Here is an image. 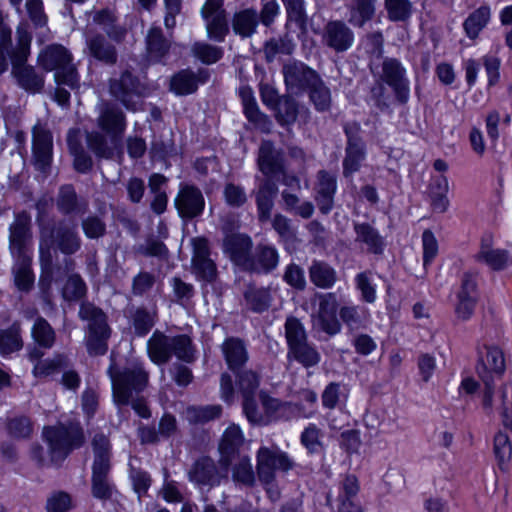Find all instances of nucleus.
<instances>
[{
	"mask_svg": "<svg viewBox=\"0 0 512 512\" xmlns=\"http://www.w3.org/2000/svg\"><path fill=\"white\" fill-rule=\"evenodd\" d=\"M32 35L27 25L21 24L16 30V45L8 50L12 70L17 85L29 93H39L44 87V76L34 66L28 65Z\"/></svg>",
	"mask_w": 512,
	"mask_h": 512,
	"instance_id": "f257e3e1",
	"label": "nucleus"
},
{
	"mask_svg": "<svg viewBox=\"0 0 512 512\" xmlns=\"http://www.w3.org/2000/svg\"><path fill=\"white\" fill-rule=\"evenodd\" d=\"M107 373L112 383L113 400L118 406L129 405L133 397L143 392L149 383V373L138 361L119 366L111 359Z\"/></svg>",
	"mask_w": 512,
	"mask_h": 512,
	"instance_id": "f03ea898",
	"label": "nucleus"
},
{
	"mask_svg": "<svg viewBox=\"0 0 512 512\" xmlns=\"http://www.w3.org/2000/svg\"><path fill=\"white\" fill-rule=\"evenodd\" d=\"M147 353L157 365L168 363L173 355L186 363H192L196 358V348L190 336H168L159 330H155L147 341Z\"/></svg>",
	"mask_w": 512,
	"mask_h": 512,
	"instance_id": "7ed1b4c3",
	"label": "nucleus"
},
{
	"mask_svg": "<svg viewBox=\"0 0 512 512\" xmlns=\"http://www.w3.org/2000/svg\"><path fill=\"white\" fill-rule=\"evenodd\" d=\"M43 437L48 444V452L53 463L62 462L84 443L83 431L75 422L44 427Z\"/></svg>",
	"mask_w": 512,
	"mask_h": 512,
	"instance_id": "20e7f679",
	"label": "nucleus"
},
{
	"mask_svg": "<svg viewBox=\"0 0 512 512\" xmlns=\"http://www.w3.org/2000/svg\"><path fill=\"white\" fill-rule=\"evenodd\" d=\"M38 63L46 71H55V81L59 85H67L70 88L77 86L78 75L72 64V55L64 46H47L39 54Z\"/></svg>",
	"mask_w": 512,
	"mask_h": 512,
	"instance_id": "39448f33",
	"label": "nucleus"
},
{
	"mask_svg": "<svg viewBox=\"0 0 512 512\" xmlns=\"http://www.w3.org/2000/svg\"><path fill=\"white\" fill-rule=\"evenodd\" d=\"M505 369V358L503 352L498 347L485 346L483 351L479 352L476 370L485 385L482 400L485 408H491L493 403V375L501 376Z\"/></svg>",
	"mask_w": 512,
	"mask_h": 512,
	"instance_id": "423d86ee",
	"label": "nucleus"
},
{
	"mask_svg": "<svg viewBox=\"0 0 512 512\" xmlns=\"http://www.w3.org/2000/svg\"><path fill=\"white\" fill-rule=\"evenodd\" d=\"M293 467L294 462L278 447L262 446L256 452V474L265 485L275 481L277 472H288Z\"/></svg>",
	"mask_w": 512,
	"mask_h": 512,
	"instance_id": "0eeeda50",
	"label": "nucleus"
},
{
	"mask_svg": "<svg viewBox=\"0 0 512 512\" xmlns=\"http://www.w3.org/2000/svg\"><path fill=\"white\" fill-rule=\"evenodd\" d=\"M109 92L127 110L135 112L141 107L145 86L136 76L126 70L118 78L110 79Z\"/></svg>",
	"mask_w": 512,
	"mask_h": 512,
	"instance_id": "6e6552de",
	"label": "nucleus"
},
{
	"mask_svg": "<svg viewBox=\"0 0 512 512\" xmlns=\"http://www.w3.org/2000/svg\"><path fill=\"white\" fill-rule=\"evenodd\" d=\"M347 138L345 157L343 159V176L350 177L358 172L366 159V144L362 137V129L357 122H347L343 126Z\"/></svg>",
	"mask_w": 512,
	"mask_h": 512,
	"instance_id": "1a4fd4ad",
	"label": "nucleus"
},
{
	"mask_svg": "<svg viewBox=\"0 0 512 512\" xmlns=\"http://www.w3.org/2000/svg\"><path fill=\"white\" fill-rule=\"evenodd\" d=\"M229 468L221 465L209 456H200L187 470L188 480L198 488L212 489L228 479Z\"/></svg>",
	"mask_w": 512,
	"mask_h": 512,
	"instance_id": "9d476101",
	"label": "nucleus"
},
{
	"mask_svg": "<svg viewBox=\"0 0 512 512\" xmlns=\"http://www.w3.org/2000/svg\"><path fill=\"white\" fill-rule=\"evenodd\" d=\"M192 247L191 269L198 280L213 283L218 277L217 265L211 257L209 240L205 237H193L190 240Z\"/></svg>",
	"mask_w": 512,
	"mask_h": 512,
	"instance_id": "9b49d317",
	"label": "nucleus"
},
{
	"mask_svg": "<svg viewBox=\"0 0 512 512\" xmlns=\"http://www.w3.org/2000/svg\"><path fill=\"white\" fill-rule=\"evenodd\" d=\"M381 83L390 86L396 100L400 104H406L410 97V83L406 76V69L402 63L391 57L383 59L379 74Z\"/></svg>",
	"mask_w": 512,
	"mask_h": 512,
	"instance_id": "f8f14e48",
	"label": "nucleus"
},
{
	"mask_svg": "<svg viewBox=\"0 0 512 512\" xmlns=\"http://www.w3.org/2000/svg\"><path fill=\"white\" fill-rule=\"evenodd\" d=\"M200 13L205 21L208 38L216 42H223L229 33L224 0H206Z\"/></svg>",
	"mask_w": 512,
	"mask_h": 512,
	"instance_id": "ddd939ff",
	"label": "nucleus"
},
{
	"mask_svg": "<svg viewBox=\"0 0 512 512\" xmlns=\"http://www.w3.org/2000/svg\"><path fill=\"white\" fill-rule=\"evenodd\" d=\"M31 243V217L26 212L18 213L9 227V251L12 257H31Z\"/></svg>",
	"mask_w": 512,
	"mask_h": 512,
	"instance_id": "4468645a",
	"label": "nucleus"
},
{
	"mask_svg": "<svg viewBox=\"0 0 512 512\" xmlns=\"http://www.w3.org/2000/svg\"><path fill=\"white\" fill-rule=\"evenodd\" d=\"M51 243L64 255H73L81 249L82 240L77 231V226L66 220L57 222L51 228H42Z\"/></svg>",
	"mask_w": 512,
	"mask_h": 512,
	"instance_id": "2eb2a0df",
	"label": "nucleus"
},
{
	"mask_svg": "<svg viewBox=\"0 0 512 512\" xmlns=\"http://www.w3.org/2000/svg\"><path fill=\"white\" fill-rule=\"evenodd\" d=\"M354 41L353 30L343 20H329L323 27L321 42L323 46L336 53L348 51Z\"/></svg>",
	"mask_w": 512,
	"mask_h": 512,
	"instance_id": "dca6fc26",
	"label": "nucleus"
},
{
	"mask_svg": "<svg viewBox=\"0 0 512 512\" xmlns=\"http://www.w3.org/2000/svg\"><path fill=\"white\" fill-rule=\"evenodd\" d=\"M285 85L293 94L306 92L320 77L317 71L300 61L285 64L282 69Z\"/></svg>",
	"mask_w": 512,
	"mask_h": 512,
	"instance_id": "f3484780",
	"label": "nucleus"
},
{
	"mask_svg": "<svg viewBox=\"0 0 512 512\" xmlns=\"http://www.w3.org/2000/svg\"><path fill=\"white\" fill-rule=\"evenodd\" d=\"M474 260L487 265L494 271H502L512 267V254L510 251L494 247L492 234H484L481 237L479 250L474 255Z\"/></svg>",
	"mask_w": 512,
	"mask_h": 512,
	"instance_id": "a211bd4d",
	"label": "nucleus"
},
{
	"mask_svg": "<svg viewBox=\"0 0 512 512\" xmlns=\"http://www.w3.org/2000/svg\"><path fill=\"white\" fill-rule=\"evenodd\" d=\"M175 207L179 216L184 220L199 217L205 208V199L202 191L189 184H182L175 198Z\"/></svg>",
	"mask_w": 512,
	"mask_h": 512,
	"instance_id": "6ab92c4d",
	"label": "nucleus"
},
{
	"mask_svg": "<svg viewBox=\"0 0 512 512\" xmlns=\"http://www.w3.org/2000/svg\"><path fill=\"white\" fill-rule=\"evenodd\" d=\"M32 153L36 168L46 172L53 158V137L49 129L40 123L32 129Z\"/></svg>",
	"mask_w": 512,
	"mask_h": 512,
	"instance_id": "aec40b11",
	"label": "nucleus"
},
{
	"mask_svg": "<svg viewBox=\"0 0 512 512\" xmlns=\"http://www.w3.org/2000/svg\"><path fill=\"white\" fill-rule=\"evenodd\" d=\"M252 239L245 234L235 233L227 235L223 241V251L230 260L247 271L252 256Z\"/></svg>",
	"mask_w": 512,
	"mask_h": 512,
	"instance_id": "412c9836",
	"label": "nucleus"
},
{
	"mask_svg": "<svg viewBox=\"0 0 512 512\" xmlns=\"http://www.w3.org/2000/svg\"><path fill=\"white\" fill-rule=\"evenodd\" d=\"M354 242L363 251L374 255H381L384 252L386 243L379 231L367 222H354Z\"/></svg>",
	"mask_w": 512,
	"mask_h": 512,
	"instance_id": "4be33fe9",
	"label": "nucleus"
},
{
	"mask_svg": "<svg viewBox=\"0 0 512 512\" xmlns=\"http://www.w3.org/2000/svg\"><path fill=\"white\" fill-rule=\"evenodd\" d=\"M244 444V436L239 426L232 424L226 428L219 443V464L222 468H230Z\"/></svg>",
	"mask_w": 512,
	"mask_h": 512,
	"instance_id": "5701e85b",
	"label": "nucleus"
},
{
	"mask_svg": "<svg viewBox=\"0 0 512 512\" xmlns=\"http://www.w3.org/2000/svg\"><path fill=\"white\" fill-rule=\"evenodd\" d=\"M336 189V176L325 170H320L317 174L315 200L321 213L328 214L332 210Z\"/></svg>",
	"mask_w": 512,
	"mask_h": 512,
	"instance_id": "b1692460",
	"label": "nucleus"
},
{
	"mask_svg": "<svg viewBox=\"0 0 512 512\" xmlns=\"http://www.w3.org/2000/svg\"><path fill=\"white\" fill-rule=\"evenodd\" d=\"M209 78V72L205 69L194 73L191 70H182L175 74L170 82V89L177 95L194 93L199 83H205Z\"/></svg>",
	"mask_w": 512,
	"mask_h": 512,
	"instance_id": "393cba45",
	"label": "nucleus"
},
{
	"mask_svg": "<svg viewBox=\"0 0 512 512\" xmlns=\"http://www.w3.org/2000/svg\"><path fill=\"white\" fill-rule=\"evenodd\" d=\"M97 124L106 133L118 136L126 129V116L116 105L106 103L100 111Z\"/></svg>",
	"mask_w": 512,
	"mask_h": 512,
	"instance_id": "a878e982",
	"label": "nucleus"
},
{
	"mask_svg": "<svg viewBox=\"0 0 512 512\" xmlns=\"http://www.w3.org/2000/svg\"><path fill=\"white\" fill-rule=\"evenodd\" d=\"M92 22L104 31L112 41L121 42L125 37V28L119 24L117 14L110 8L94 11L92 13Z\"/></svg>",
	"mask_w": 512,
	"mask_h": 512,
	"instance_id": "bb28decb",
	"label": "nucleus"
},
{
	"mask_svg": "<svg viewBox=\"0 0 512 512\" xmlns=\"http://www.w3.org/2000/svg\"><path fill=\"white\" fill-rule=\"evenodd\" d=\"M279 263L277 249L268 244H258L255 253L252 254L247 271L255 273H269Z\"/></svg>",
	"mask_w": 512,
	"mask_h": 512,
	"instance_id": "cd10ccee",
	"label": "nucleus"
},
{
	"mask_svg": "<svg viewBox=\"0 0 512 512\" xmlns=\"http://www.w3.org/2000/svg\"><path fill=\"white\" fill-rule=\"evenodd\" d=\"M86 43L90 55L96 60L106 65L117 63V49L103 34L95 33L89 36Z\"/></svg>",
	"mask_w": 512,
	"mask_h": 512,
	"instance_id": "c85d7f7f",
	"label": "nucleus"
},
{
	"mask_svg": "<svg viewBox=\"0 0 512 512\" xmlns=\"http://www.w3.org/2000/svg\"><path fill=\"white\" fill-rule=\"evenodd\" d=\"M258 166L266 176H274L283 170V154L270 141H263L259 147Z\"/></svg>",
	"mask_w": 512,
	"mask_h": 512,
	"instance_id": "c756f323",
	"label": "nucleus"
},
{
	"mask_svg": "<svg viewBox=\"0 0 512 512\" xmlns=\"http://www.w3.org/2000/svg\"><path fill=\"white\" fill-rule=\"evenodd\" d=\"M221 350L228 368L233 372L243 368L249 359L245 343L236 337L227 338L223 342Z\"/></svg>",
	"mask_w": 512,
	"mask_h": 512,
	"instance_id": "7c9ffc66",
	"label": "nucleus"
},
{
	"mask_svg": "<svg viewBox=\"0 0 512 512\" xmlns=\"http://www.w3.org/2000/svg\"><path fill=\"white\" fill-rule=\"evenodd\" d=\"M56 205L57 209L64 215L84 214L88 210V202L78 197L72 185H63L60 187Z\"/></svg>",
	"mask_w": 512,
	"mask_h": 512,
	"instance_id": "2f4dec72",
	"label": "nucleus"
},
{
	"mask_svg": "<svg viewBox=\"0 0 512 512\" xmlns=\"http://www.w3.org/2000/svg\"><path fill=\"white\" fill-rule=\"evenodd\" d=\"M146 51L147 56L152 62H162L168 55L171 42L163 34V31L158 26H152L146 35Z\"/></svg>",
	"mask_w": 512,
	"mask_h": 512,
	"instance_id": "473e14b6",
	"label": "nucleus"
},
{
	"mask_svg": "<svg viewBox=\"0 0 512 512\" xmlns=\"http://www.w3.org/2000/svg\"><path fill=\"white\" fill-rule=\"evenodd\" d=\"M377 0H350L347 4L348 23L362 28L371 21L376 13Z\"/></svg>",
	"mask_w": 512,
	"mask_h": 512,
	"instance_id": "72a5a7b5",
	"label": "nucleus"
},
{
	"mask_svg": "<svg viewBox=\"0 0 512 512\" xmlns=\"http://www.w3.org/2000/svg\"><path fill=\"white\" fill-rule=\"evenodd\" d=\"M277 186L267 179L261 183L256 192L257 216L261 223L271 219V212L274 207V198L277 194Z\"/></svg>",
	"mask_w": 512,
	"mask_h": 512,
	"instance_id": "f704fd0d",
	"label": "nucleus"
},
{
	"mask_svg": "<svg viewBox=\"0 0 512 512\" xmlns=\"http://www.w3.org/2000/svg\"><path fill=\"white\" fill-rule=\"evenodd\" d=\"M310 281L318 288L330 289L337 281V272L322 260H313L309 267Z\"/></svg>",
	"mask_w": 512,
	"mask_h": 512,
	"instance_id": "c9c22d12",
	"label": "nucleus"
},
{
	"mask_svg": "<svg viewBox=\"0 0 512 512\" xmlns=\"http://www.w3.org/2000/svg\"><path fill=\"white\" fill-rule=\"evenodd\" d=\"M287 360L296 361L303 367L310 368L318 365L321 356L315 345L307 340L288 348Z\"/></svg>",
	"mask_w": 512,
	"mask_h": 512,
	"instance_id": "e433bc0d",
	"label": "nucleus"
},
{
	"mask_svg": "<svg viewBox=\"0 0 512 512\" xmlns=\"http://www.w3.org/2000/svg\"><path fill=\"white\" fill-rule=\"evenodd\" d=\"M259 24L258 12L247 8L236 12L232 18L233 31L243 38L251 37Z\"/></svg>",
	"mask_w": 512,
	"mask_h": 512,
	"instance_id": "4c0bfd02",
	"label": "nucleus"
},
{
	"mask_svg": "<svg viewBox=\"0 0 512 512\" xmlns=\"http://www.w3.org/2000/svg\"><path fill=\"white\" fill-rule=\"evenodd\" d=\"M232 480L236 485L253 487L256 482V474L251 459L247 455L237 457L231 464Z\"/></svg>",
	"mask_w": 512,
	"mask_h": 512,
	"instance_id": "58836bf2",
	"label": "nucleus"
},
{
	"mask_svg": "<svg viewBox=\"0 0 512 512\" xmlns=\"http://www.w3.org/2000/svg\"><path fill=\"white\" fill-rule=\"evenodd\" d=\"M12 273L14 275V283L20 291L28 292L34 285V274L31 268V257L14 258Z\"/></svg>",
	"mask_w": 512,
	"mask_h": 512,
	"instance_id": "ea45409f",
	"label": "nucleus"
},
{
	"mask_svg": "<svg viewBox=\"0 0 512 512\" xmlns=\"http://www.w3.org/2000/svg\"><path fill=\"white\" fill-rule=\"evenodd\" d=\"M157 313L146 307H137L130 312V322L135 335L143 337L147 335L156 323Z\"/></svg>",
	"mask_w": 512,
	"mask_h": 512,
	"instance_id": "a19ab883",
	"label": "nucleus"
},
{
	"mask_svg": "<svg viewBox=\"0 0 512 512\" xmlns=\"http://www.w3.org/2000/svg\"><path fill=\"white\" fill-rule=\"evenodd\" d=\"M94 461L92 469H110L111 444L106 435L96 433L92 438Z\"/></svg>",
	"mask_w": 512,
	"mask_h": 512,
	"instance_id": "79ce46f5",
	"label": "nucleus"
},
{
	"mask_svg": "<svg viewBox=\"0 0 512 512\" xmlns=\"http://www.w3.org/2000/svg\"><path fill=\"white\" fill-rule=\"evenodd\" d=\"M490 16L491 11L488 6H480L469 14L463 23L466 35L472 40L476 39L479 33L487 26Z\"/></svg>",
	"mask_w": 512,
	"mask_h": 512,
	"instance_id": "37998d69",
	"label": "nucleus"
},
{
	"mask_svg": "<svg viewBox=\"0 0 512 512\" xmlns=\"http://www.w3.org/2000/svg\"><path fill=\"white\" fill-rule=\"evenodd\" d=\"M79 318L87 322V330L109 329L107 315L92 303H82L79 309Z\"/></svg>",
	"mask_w": 512,
	"mask_h": 512,
	"instance_id": "c03bdc74",
	"label": "nucleus"
},
{
	"mask_svg": "<svg viewBox=\"0 0 512 512\" xmlns=\"http://www.w3.org/2000/svg\"><path fill=\"white\" fill-rule=\"evenodd\" d=\"M246 306L256 313H261L270 307L272 297L269 289L248 286L244 292Z\"/></svg>",
	"mask_w": 512,
	"mask_h": 512,
	"instance_id": "a18cd8bd",
	"label": "nucleus"
},
{
	"mask_svg": "<svg viewBox=\"0 0 512 512\" xmlns=\"http://www.w3.org/2000/svg\"><path fill=\"white\" fill-rule=\"evenodd\" d=\"M22 347L23 341L19 322H14L7 329H0V353L2 355H9L19 351Z\"/></svg>",
	"mask_w": 512,
	"mask_h": 512,
	"instance_id": "49530a36",
	"label": "nucleus"
},
{
	"mask_svg": "<svg viewBox=\"0 0 512 512\" xmlns=\"http://www.w3.org/2000/svg\"><path fill=\"white\" fill-rule=\"evenodd\" d=\"M220 405L189 406L184 411L185 419L191 424H203L221 415Z\"/></svg>",
	"mask_w": 512,
	"mask_h": 512,
	"instance_id": "de8ad7c7",
	"label": "nucleus"
},
{
	"mask_svg": "<svg viewBox=\"0 0 512 512\" xmlns=\"http://www.w3.org/2000/svg\"><path fill=\"white\" fill-rule=\"evenodd\" d=\"M86 142L88 148L97 158L107 160L114 158L115 148L109 144V141L104 134L97 131L88 132L86 134Z\"/></svg>",
	"mask_w": 512,
	"mask_h": 512,
	"instance_id": "09e8293b",
	"label": "nucleus"
},
{
	"mask_svg": "<svg viewBox=\"0 0 512 512\" xmlns=\"http://www.w3.org/2000/svg\"><path fill=\"white\" fill-rule=\"evenodd\" d=\"M111 329L87 330L85 344L87 351L92 356L104 355L108 350V339Z\"/></svg>",
	"mask_w": 512,
	"mask_h": 512,
	"instance_id": "8fccbe9b",
	"label": "nucleus"
},
{
	"mask_svg": "<svg viewBox=\"0 0 512 512\" xmlns=\"http://www.w3.org/2000/svg\"><path fill=\"white\" fill-rule=\"evenodd\" d=\"M323 437V431L316 424L310 423L301 433L300 441L309 454H319L324 451Z\"/></svg>",
	"mask_w": 512,
	"mask_h": 512,
	"instance_id": "3c124183",
	"label": "nucleus"
},
{
	"mask_svg": "<svg viewBox=\"0 0 512 512\" xmlns=\"http://www.w3.org/2000/svg\"><path fill=\"white\" fill-rule=\"evenodd\" d=\"M32 337L34 341L42 348H51L56 339L55 331L48 321L43 317H37L32 330Z\"/></svg>",
	"mask_w": 512,
	"mask_h": 512,
	"instance_id": "603ef678",
	"label": "nucleus"
},
{
	"mask_svg": "<svg viewBox=\"0 0 512 512\" xmlns=\"http://www.w3.org/2000/svg\"><path fill=\"white\" fill-rule=\"evenodd\" d=\"M240 95L247 119L255 125L264 128L269 123V120L266 115L260 112L251 90L241 89Z\"/></svg>",
	"mask_w": 512,
	"mask_h": 512,
	"instance_id": "864d4df0",
	"label": "nucleus"
},
{
	"mask_svg": "<svg viewBox=\"0 0 512 512\" xmlns=\"http://www.w3.org/2000/svg\"><path fill=\"white\" fill-rule=\"evenodd\" d=\"M295 44L286 33L283 37L272 38L264 44L263 53L267 62H273L278 54H291Z\"/></svg>",
	"mask_w": 512,
	"mask_h": 512,
	"instance_id": "5fc2aeb1",
	"label": "nucleus"
},
{
	"mask_svg": "<svg viewBox=\"0 0 512 512\" xmlns=\"http://www.w3.org/2000/svg\"><path fill=\"white\" fill-rule=\"evenodd\" d=\"M307 91L317 111L324 112L330 109L332 102L331 92L321 77Z\"/></svg>",
	"mask_w": 512,
	"mask_h": 512,
	"instance_id": "6e6d98bb",
	"label": "nucleus"
},
{
	"mask_svg": "<svg viewBox=\"0 0 512 512\" xmlns=\"http://www.w3.org/2000/svg\"><path fill=\"white\" fill-rule=\"evenodd\" d=\"M237 386L242 395H256L260 384V376L253 370H243L242 368L236 372Z\"/></svg>",
	"mask_w": 512,
	"mask_h": 512,
	"instance_id": "4d7b16f0",
	"label": "nucleus"
},
{
	"mask_svg": "<svg viewBox=\"0 0 512 512\" xmlns=\"http://www.w3.org/2000/svg\"><path fill=\"white\" fill-rule=\"evenodd\" d=\"M282 2L288 15L287 28L294 22L303 33H306L307 16L304 10V0H282Z\"/></svg>",
	"mask_w": 512,
	"mask_h": 512,
	"instance_id": "13d9d810",
	"label": "nucleus"
},
{
	"mask_svg": "<svg viewBox=\"0 0 512 512\" xmlns=\"http://www.w3.org/2000/svg\"><path fill=\"white\" fill-rule=\"evenodd\" d=\"M275 109L276 119L281 125H290L296 121L298 105L293 98L289 96L280 98Z\"/></svg>",
	"mask_w": 512,
	"mask_h": 512,
	"instance_id": "bf43d9fd",
	"label": "nucleus"
},
{
	"mask_svg": "<svg viewBox=\"0 0 512 512\" xmlns=\"http://www.w3.org/2000/svg\"><path fill=\"white\" fill-rule=\"evenodd\" d=\"M494 454L498 461L500 469H504L507 462L512 456V444L509 436L499 431L494 436Z\"/></svg>",
	"mask_w": 512,
	"mask_h": 512,
	"instance_id": "052dcab7",
	"label": "nucleus"
},
{
	"mask_svg": "<svg viewBox=\"0 0 512 512\" xmlns=\"http://www.w3.org/2000/svg\"><path fill=\"white\" fill-rule=\"evenodd\" d=\"M284 328L288 348L308 340L304 326L297 318L288 317Z\"/></svg>",
	"mask_w": 512,
	"mask_h": 512,
	"instance_id": "680f3d73",
	"label": "nucleus"
},
{
	"mask_svg": "<svg viewBox=\"0 0 512 512\" xmlns=\"http://www.w3.org/2000/svg\"><path fill=\"white\" fill-rule=\"evenodd\" d=\"M384 5L391 21H406L411 16L412 5L408 0H385Z\"/></svg>",
	"mask_w": 512,
	"mask_h": 512,
	"instance_id": "e2e57ef3",
	"label": "nucleus"
},
{
	"mask_svg": "<svg viewBox=\"0 0 512 512\" xmlns=\"http://www.w3.org/2000/svg\"><path fill=\"white\" fill-rule=\"evenodd\" d=\"M193 55L205 64H213L223 56V50L206 42H196L192 46Z\"/></svg>",
	"mask_w": 512,
	"mask_h": 512,
	"instance_id": "0e129e2a",
	"label": "nucleus"
},
{
	"mask_svg": "<svg viewBox=\"0 0 512 512\" xmlns=\"http://www.w3.org/2000/svg\"><path fill=\"white\" fill-rule=\"evenodd\" d=\"M339 316L351 330L359 329L366 320L365 310L359 306H343L340 308Z\"/></svg>",
	"mask_w": 512,
	"mask_h": 512,
	"instance_id": "69168bd1",
	"label": "nucleus"
},
{
	"mask_svg": "<svg viewBox=\"0 0 512 512\" xmlns=\"http://www.w3.org/2000/svg\"><path fill=\"white\" fill-rule=\"evenodd\" d=\"M7 430L10 436L24 439L31 436L33 425L27 416H15L7 421Z\"/></svg>",
	"mask_w": 512,
	"mask_h": 512,
	"instance_id": "338daca9",
	"label": "nucleus"
},
{
	"mask_svg": "<svg viewBox=\"0 0 512 512\" xmlns=\"http://www.w3.org/2000/svg\"><path fill=\"white\" fill-rule=\"evenodd\" d=\"M500 400L503 425L512 430V382L502 386Z\"/></svg>",
	"mask_w": 512,
	"mask_h": 512,
	"instance_id": "774afa93",
	"label": "nucleus"
}]
</instances>
